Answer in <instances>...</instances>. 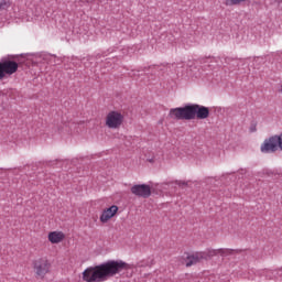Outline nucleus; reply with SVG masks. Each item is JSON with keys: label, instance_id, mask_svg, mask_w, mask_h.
<instances>
[{"label": "nucleus", "instance_id": "5", "mask_svg": "<svg viewBox=\"0 0 282 282\" xmlns=\"http://www.w3.org/2000/svg\"><path fill=\"white\" fill-rule=\"evenodd\" d=\"M19 72V63L14 61L0 62V80L3 78H10L13 74Z\"/></svg>", "mask_w": 282, "mask_h": 282}, {"label": "nucleus", "instance_id": "6", "mask_svg": "<svg viewBox=\"0 0 282 282\" xmlns=\"http://www.w3.org/2000/svg\"><path fill=\"white\" fill-rule=\"evenodd\" d=\"M261 153H276L279 151V140L278 135H273L261 144L260 147Z\"/></svg>", "mask_w": 282, "mask_h": 282}, {"label": "nucleus", "instance_id": "12", "mask_svg": "<svg viewBox=\"0 0 282 282\" xmlns=\"http://www.w3.org/2000/svg\"><path fill=\"white\" fill-rule=\"evenodd\" d=\"M12 6L10 0H0V10H8Z\"/></svg>", "mask_w": 282, "mask_h": 282}, {"label": "nucleus", "instance_id": "8", "mask_svg": "<svg viewBox=\"0 0 282 282\" xmlns=\"http://www.w3.org/2000/svg\"><path fill=\"white\" fill-rule=\"evenodd\" d=\"M67 239V235H65L62 230H53L47 234V241L52 243V246H58L63 243Z\"/></svg>", "mask_w": 282, "mask_h": 282}, {"label": "nucleus", "instance_id": "9", "mask_svg": "<svg viewBox=\"0 0 282 282\" xmlns=\"http://www.w3.org/2000/svg\"><path fill=\"white\" fill-rule=\"evenodd\" d=\"M116 215H118V206L112 205L108 208H105L101 212L99 220H100L101 224H108L110 219H113V217H116Z\"/></svg>", "mask_w": 282, "mask_h": 282}, {"label": "nucleus", "instance_id": "1", "mask_svg": "<svg viewBox=\"0 0 282 282\" xmlns=\"http://www.w3.org/2000/svg\"><path fill=\"white\" fill-rule=\"evenodd\" d=\"M122 270H129V264L122 260H109L95 267L86 268L82 273L85 282H104L116 274H120Z\"/></svg>", "mask_w": 282, "mask_h": 282}, {"label": "nucleus", "instance_id": "14", "mask_svg": "<svg viewBox=\"0 0 282 282\" xmlns=\"http://www.w3.org/2000/svg\"><path fill=\"white\" fill-rule=\"evenodd\" d=\"M219 254V249H213L208 251L209 257H217Z\"/></svg>", "mask_w": 282, "mask_h": 282}, {"label": "nucleus", "instance_id": "7", "mask_svg": "<svg viewBox=\"0 0 282 282\" xmlns=\"http://www.w3.org/2000/svg\"><path fill=\"white\" fill-rule=\"evenodd\" d=\"M206 259V253L204 252H196V253H185L182 257L183 263L186 265V268H191V265H196V263H199V261H204Z\"/></svg>", "mask_w": 282, "mask_h": 282}, {"label": "nucleus", "instance_id": "4", "mask_svg": "<svg viewBox=\"0 0 282 282\" xmlns=\"http://www.w3.org/2000/svg\"><path fill=\"white\" fill-rule=\"evenodd\" d=\"M124 123V115L118 110H111L106 115L105 124L108 129H120Z\"/></svg>", "mask_w": 282, "mask_h": 282}, {"label": "nucleus", "instance_id": "11", "mask_svg": "<svg viewBox=\"0 0 282 282\" xmlns=\"http://www.w3.org/2000/svg\"><path fill=\"white\" fill-rule=\"evenodd\" d=\"M235 252H237L235 249H218L220 257H229V254H235Z\"/></svg>", "mask_w": 282, "mask_h": 282}, {"label": "nucleus", "instance_id": "2", "mask_svg": "<svg viewBox=\"0 0 282 282\" xmlns=\"http://www.w3.org/2000/svg\"><path fill=\"white\" fill-rule=\"evenodd\" d=\"M171 118L176 120H206L210 116V109L202 105H187L181 108H172L170 110Z\"/></svg>", "mask_w": 282, "mask_h": 282}, {"label": "nucleus", "instance_id": "10", "mask_svg": "<svg viewBox=\"0 0 282 282\" xmlns=\"http://www.w3.org/2000/svg\"><path fill=\"white\" fill-rule=\"evenodd\" d=\"M131 194L137 195V197H151V186L149 185H134L131 187Z\"/></svg>", "mask_w": 282, "mask_h": 282}, {"label": "nucleus", "instance_id": "15", "mask_svg": "<svg viewBox=\"0 0 282 282\" xmlns=\"http://www.w3.org/2000/svg\"><path fill=\"white\" fill-rule=\"evenodd\" d=\"M278 149H280V151H282V133L280 135H278Z\"/></svg>", "mask_w": 282, "mask_h": 282}, {"label": "nucleus", "instance_id": "13", "mask_svg": "<svg viewBox=\"0 0 282 282\" xmlns=\"http://www.w3.org/2000/svg\"><path fill=\"white\" fill-rule=\"evenodd\" d=\"M246 0H227L226 6H239V3H243Z\"/></svg>", "mask_w": 282, "mask_h": 282}, {"label": "nucleus", "instance_id": "3", "mask_svg": "<svg viewBox=\"0 0 282 282\" xmlns=\"http://www.w3.org/2000/svg\"><path fill=\"white\" fill-rule=\"evenodd\" d=\"M32 270L35 279L43 281L52 272V262L45 257L37 258L32 261Z\"/></svg>", "mask_w": 282, "mask_h": 282}]
</instances>
